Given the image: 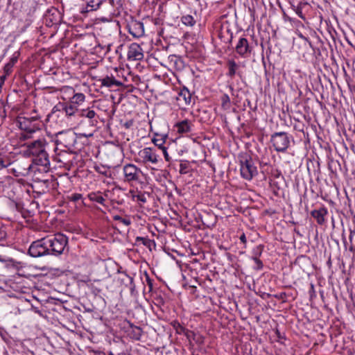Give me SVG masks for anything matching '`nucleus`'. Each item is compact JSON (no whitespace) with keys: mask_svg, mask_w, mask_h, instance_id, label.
Instances as JSON below:
<instances>
[{"mask_svg":"<svg viewBox=\"0 0 355 355\" xmlns=\"http://www.w3.org/2000/svg\"><path fill=\"white\" fill-rule=\"evenodd\" d=\"M48 143L44 138H40L27 146V151L34 157L33 164L27 168V173L48 172L50 160L47 153Z\"/></svg>","mask_w":355,"mask_h":355,"instance_id":"1","label":"nucleus"},{"mask_svg":"<svg viewBox=\"0 0 355 355\" xmlns=\"http://www.w3.org/2000/svg\"><path fill=\"white\" fill-rule=\"evenodd\" d=\"M16 125L26 133L21 134V139H26L31 135L41 129L42 121L41 116L34 111V115L30 116H19L15 120Z\"/></svg>","mask_w":355,"mask_h":355,"instance_id":"2","label":"nucleus"},{"mask_svg":"<svg viewBox=\"0 0 355 355\" xmlns=\"http://www.w3.org/2000/svg\"><path fill=\"white\" fill-rule=\"evenodd\" d=\"M49 254L60 255L61 254L67 243V238L62 234H56L46 237Z\"/></svg>","mask_w":355,"mask_h":355,"instance_id":"3","label":"nucleus"},{"mask_svg":"<svg viewBox=\"0 0 355 355\" xmlns=\"http://www.w3.org/2000/svg\"><path fill=\"white\" fill-rule=\"evenodd\" d=\"M124 182L129 184L142 182L144 173L142 170L133 164H125L122 168Z\"/></svg>","mask_w":355,"mask_h":355,"instance_id":"4","label":"nucleus"},{"mask_svg":"<svg viewBox=\"0 0 355 355\" xmlns=\"http://www.w3.org/2000/svg\"><path fill=\"white\" fill-rule=\"evenodd\" d=\"M138 156L139 157L136 159V162H140L144 165H156L161 160L159 155L157 153V150L150 147H146L139 150Z\"/></svg>","mask_w":355,"mask_h":355,"instance_id":"5","label":"nucleus"},{"mask_svg":"<svg viewBox=\"0 0 355 355\" xmlns=\"http://www.w3.org/2000/svg\"><path fill=\"white\" fill-rule=\"evenodd\" d=\"M55 141L56 145H61L71 149L76 143V136L71 130L59 132L55 135Z\"/></svg>","mask_w":355,"mask_h":355,"instance_id":"6","label":"nucleus"},{"mask_svg":"<svg viewBox=\"0 0 355 355\" xmlns=\"http://www.w3.org/2000/svg\"><path fill=\"white\" fill-rule=\"evenodd\" d=\"M28 254L35 258L49 254L46 237L33 241L29 247Z\"/></svg>","mask_w":355,"mask_h":355,"instance_id":"7","label":"nucleus"},{"mask_svg":"<svg viewBox=\"0 0 355 355\" xmlns=\"http://www.w3.org/2000/svg\"><path fill=\"white\" fill-rule=\"evenodd\" d=\"M270 142L277 151H284L289 146L290 140L285 132H275L272 135Z\"/></svg>","mask_w":355,"mask_h":355,"instance_id":"8","label":"nucleus"},{"mask_svg":"<svg viewBox=\"0 0 355 355\" xmlns=\"http://www.w3.org/2000/svg\"><path fill=\"white\" fill-rule=\"evenodd\" d=\"M240 171L241 176L247 180H252L257 173V169L254 165L253 161L247 158L241 161Z\"/></svg>","mask_w":355,"mask_h":355,"instance_id":"9","label":"nucleus"},{"mask_svg":"<svg viewBox=\"0 0 355 355\" xmlns=\"http://www.w3.org/2000/svg\"><path fill=\"white\" fill-rule=\"evenodd\" d=\"M127 58L129 61H139L144 58V51L137 43L131 44L128 47Z\"/></svg>","mask_w":355,"mask_h":355,"instance_id":"10","label":"nucleus"},{"mask_svg":"<svg viewBox=\"0 0 355 355\" xmlns=\"http://www.w3.org/2000/svg\"><path fill=\"white\" fill-rule=\"evenodd\" d=\"M218 36L224 43H230L232 42L233 33L229 23L224 22L221 24L218 31Z\"/></svg>","mask_w":355,"mask_h":355,"instance_id":"11","label":"nucleus"},{"mask_svg":"<svg viewBox=\"0 0 355 355\" xmlns=\"http://www.w3.org/2000/svg\"><path fill=\"white\" fill-rule=\"evenodd\" d=\"M191 94L189 90L186 88H182L178 94V96L176 97V100L179 106H187L191 103Z\"/></svg>","mask_w":355,"mask_h":355,"instance_id":"12","label":"nucleus"},{"mask_svg":"<svg viewBox=\"0 0 355 355\" xmlns=\"http://www.w3.org/2000/svg\"><path fill=\"white\" fill-rule=\"evenodd\" d=\"M193 123L189 119H184L175 123V130L179 134H187L191 132L193 129Z\"/></svg>","mask_w":355,"mask_h":355,"instance_id":"13","label":"nucleus"},{"mask_svg":"<svg viewBox=\"0 0 355 355\" xmlns=\"http://www.w3.org/2000/svg\"><path fill=\"white\" fill-rule=\"evenodd\" d=\"M277 326V324L272 320V324H270L272 329L268 334L272 342L275 341L282 343L283 340L285 339L284 335L279 331Z\"/></svg>","mask_w":355,"mask_h":355,"instance_id":"14","label":"nucleus"},{"mask_svg":"<svg viewBox=\"0 0 355 355\" xmlns=\"http://www.w3.org/2000/svg\"><path fill=\"white\" fill-rule=\"evenodd\" d=\"M236 52L241 56L245 57L250 53V47L247 39L241 37L239 40L236 47Z\"/></svg>","mask_w":355,"mask_h":355,"instance_id":"15","label":"nucleus"},{"mask_svg":"<svg viewBox=\"0 0 355 355\" xmlns=\"http://www.w3.org/2000/svg\"><path fill=\"white\" fill-rule=\"evenodd\" d=\"M129 33L136 38L141 37L144 35V24L140 21H135L129 26Z\"/></svg>","mask_w":355,"mask_h":355,"instance_id":"16","label":"nucleus"},{"mask_svg":"<svg viewBox=\"0 0 355 355\" xmlns=\"http://www.w3.org/2000/svg\"><path fill=\"white\" fill-rule=\"evenodd\" d=\"M327 209L322 207L319 209H314L311 212V216H313L317 221V223L322 225L325 223V216L327 214Z\"/></svg>","mask_w":355,"mask_h":355,"instance_id":"17","label":"nucleus"},{"mask_svg":"<svg viewBox=\"0 0 355 355\" xmlns=\"http://www.w3.org/2000/svg\"><path fill=\"white\" fill-rule=\"evenodd\" d=\"M80 116L82 117L87 118L89 119V123L92 126H95L98 122L97 119H96V112L89 108L82 110Z\"/></svg>","mask_w":355,"mask_h":355,"instance_id":"18","label":"nucleus"},{"mask_svg":"<svg viewBox=\"0 0 355 355\" xmlns=\"http://www.w3.org/2000/svg\"><path fill=\"white\" fill-rule=\"evenodd\" d=\"M99 81L101 82L102 86L107 87H111L112 86L119 87V86L122 85V83L116 80L112 76H107L100 79Z\"/></svg>","mask_w":355,"mask_h":355,"instance_id":"19","label":"nucleus"},{"mask_svg":"<svg viewBox=\"0 0 355 355\" xmlns=\"http://www.w3.org/2000/svg\"><path fill=\"white\" fill-rule=\"evenodd\" d=\"M129 194L133 201H136L143 204L146 202L147 200L145 196V193L140 191L130 190L129 191Z\"/></svg>","mask_w":355,"mask_h":355,"instance_id":"20","label":"nucleus"},{"mask_svg":"<svg viewBox=\"0 0 355 355\" xmlns=\"http://www.w3.org/2000/svg\"><path fill=\"white\" fill-rule=\"evenodd\" d=\"M68 90L71 91L73 93V96L71 98V103L73 105H80L83 103L85 100V96L83 93H74V90L71 87H67L66 88Z\"/></svg>","mask_w":355,"mask_h":355,"instance_id":"21","label":"nucleus"},{"mask_svg":"<svg viewBox=\"0 0 355 355\" xmlns=\"http://www.w3.org/2000/svg\"><path fill=\"white\" fill-rule=\"evenodd\" d=\"M101 3V1L100 0H91L87 3L85 8L82 10V12L96 10L99 8Z\"/></svg>","mask_w":355,"mask_h":355,"instance_id":"22","label":"nucleus"},{"mask_svg":"<svg viewBox=\"0 0 355 355\" xmlns=\"http://www.w3.org/2000/svg\"><path fill=\"white\" fill-rule=\"evenodd\" d=\"M88 198L91 201L96 202L101 205H104L105 199L100 192H92L88 194Z\"/></svg>","mask_w":355,"mask_h":355,"instance_id":"23","label":"nucleus"},{"mask_svg":"<svg viewBox=\"0 0 355 355\" xmlns=\"http://www.w3.org/2000/svg\"><path fill=\"white\" fill-rule=\"evenodd\" d=\"M59 12L56 9L49 10L46 15V20H49L54 24H58L59 21Z\"/></svg>","mask_w":355,"mask_h":355,"instance_id":"24","label":"nucleus"},{"mask_svg":"<svg viewBox=\"0 0 355 355\" xmlns=\"http://www.w3.org/2000/svg\"><path fill=\"white\" fill-rule=\"evenodd\" d=\"M63 110L64 111L66 115L72 116L76 112L77 108L75 105L70 102L69 103H67L64 105Z\"/></svg>","mask_w":355,"mask_h":355,"instance_id":"25","label":"nucleus"},{"mask_svg":"<svg viewBox=\"0 0 355 355\" xmlns=\"http://www.w3.org/2000/svg\"><path fill=\"white\" fill-rule=\"evenodd\" d=\"M94 170L96 172L104 175L105 177H107V178L110 177V171H109V168H107L105 166H103V165L95 166Z\"/></svg>","mask_w":355,"mask_h":355,"instance_id":"26","label":"nucleus"},{"mask_svg":"<svg viewBox=\"0 0 355 355\" xmlns=\"http://www.w3.org/2000/svg\"><path fill=\"white\" fill-rule=\"evenodd\" d=\"M181 21L184 25L189 26H193L196 24V20L190 15L183 16Z\"/></svg>","mask_w":355,"mask_h":355,"instance_id":"27","label":"nucleus"},{"mask_svg":"<svg viewBox=\"0 0 355 355\" xmlns=\"http://www.w3.org/2000/svg\"><path fill=\"white\" fill-rule=\"evenodd\" d=\"M17 62V56H12L10 61L5 65L4 70L6 73H9L12 71V68L15 64V63Z\"/></svg>","mask_w":355,"mask_h":355,"instance_id":"28","label":"nucleus"},{"mask_svg":"<svg viewBox=\"0 0 355 355\" xmlns=\"http://www.w3.org/2000/svg\"><path fill=\"white\" fill-rule=\"evenodd\" d=\"M228 67H229L228 76H230L231 77L234 76L236 73L237 64H236V62L234 61L230 60L228 62Z\"/></svg>","mask_w":355,"mask_h":355,"instance_id":"29","label":"nucleus"},{"mask_svg":"<svg viewBox=\"0 0 355 355\" xmlns=\"http://www.w3.org/2000/svg\"><path fill=\"white\" fill-rule=\"evenodd\" d=\"M113 219L115 221H119V222L121 223L122 224H123L125 226H128L131 224V221L129 218H122L121 216H120L119 215L114 216Z\"/></svg>","mask_w":355,"mask_h":355,"instance_id":"30","label":"nucleus"},{"mask_svg":"<svg viewBox=\"0 0 355 355\" xmlns=\"http://www.w3.org/2000/svg\"><path fill=\"white\" fill-rule=\"evenodd\" d=\"M189 164L188 162H182L180 164L179 172L180 174H187L190 171Z\"/></svg>","mask_w":355,"mask_h":355,"instance_id":"31","label":"nucleus"},{"mask_svg":"<svg viewBox=\"0 0 355 355\" xmlns=\"http://www.w3.org/2000/svg\"><path fill=\"white\" fill-rule=\"evenodd\" d=\"M153 143L157 146L159 149L162 150L163 148H166L164 144L165 143L164 138H153L152 140Z\"/></svg>","mask_w":355,"mask_h":355,"instance_id":"32","label":"nucleus"},{"mask_svg":"<svg viewBox=\"0 0 355 355\" xmlns=\"http://www.w3.org/2000/svg\"><path fill=\"white\" fill-rule=\"evenodd\" d=\"M7 236L6 227L0 223V241L4 240Z\"/></svg>","mask_w":355,"mask_h":355,"instance_id":"33","label":"nucleus"},{"mask_svg":"<svg viewBox=\"0 0 355 355\" xmlns=\"http://www.w3.org/2000/svg\"><path fill=\"white\" fill-rule=\"evenodd\" d=\"M146 282L149 287V291H151L153 289V279H151L148 275V273L145 272Z\"/></svg>","mask_w":355,"mask_h":355,"instance_id":"34","label":"nucleus"},{"mask_svg":"<svg viewBox=\"0 0 355 355\" xmlns=\"http://www.w3.org/2000/svg\"><path fill=\"white\" fill-rule=\"evenodd\" d=\"M134 338L137 340H139L141 336V329L139 327H135L134 329Z\"/></svg>","mask_w":355,"mask_h":355,"instance_id":"35","label":"nucleus"},{"mask_svg":"<svg viewBox=\"0 0 355 355\" xmlns=\"http://www.w3.org/2000/svg\"><path fill=\"white\" fill-rule=\"evenodd\" d=\"M137 241H141V243L146 246L148 245L149 243L151 242L150 239L144 237H137Z\"/></svg>","mask_w":355,"mask_h":355,"instance_id":"36","label":"nucleus"},{"mask_svg":"<svg viewBox=\"0 0 355 355\" xmlns=\"http://www.w3.org/2000/svg\"><path fill=\"white\" fill-rule=\"evenodd\" d=\"M82 198V195L80 193H73L71 195V199L73 201H78Z\"/></svg>","mask_w":355,"mask_h":355,"instance_id":"37","label":"nucleus"},{"mask_svg":"<svg viewBox=\"0 0 355 355\" xmlns=\"http://www.w3.org/2000/svg\"><path fill=\"white\" fill-rule=\"evenodd\" d=\"M261 47H262V53H261V60L263 62V67L265 69V71H266V62H265V58L263 55V42L262 41L261 43Z\"/></svg>","mask_w":355,"mask_h":355,"instance_id":"38","label":"nucleus"},{"mask_svg":"<svg viewBox=\"0 0 355 355\" xmlns=\"http://www.w3.org/2000/svg\"><path fill=\"white\" fill-rule=\"evenodd\" d=\"M162 153H163V155L164 156L166 161L169 162L171 158L168 155L166 148H164L162 149Z\"/></svg>","mask_w":355,"mask_h":355,"instance_id":"39","label":"nucleus"},{"mask_svg":"<svg viewBox=\"0 0 355 355\" xmlns=\"http://www.w3.org/2000/svg\"><path fill=\"white\" fill-rule=\"evenodd\" d=\"M10 164L6 162L2 157H0V166L2 168H6Z\"/></svg>","mask_w":355,"mask_h":355,"instance_id":"40","label":"nucleus"},{"mask_svg":"<svg viewBox=\"0 0 355 355\" xmlns=\"http://www.w3.org/2000/svg\"><path fill=\"white\" fill-rule=\"evenodd\" d=\"M133 121L132 120H129L128 121H126L124 124H123V126L126 128V129H129L130 128L132 125H133Z\"/></svg>","mask_w":355,"mask_h":355,"instance_id":"41","label":"nucleus"},{"mask_svg":"<svg viewBox=\"0 0 355 355\" xmlns=\"http://www.w3.org/2000/svg\"><path fill=\"white\" fill-rule=\"evenodd\" d=\"M123 47V44H120L116 47V51H115L116 53L119 54L120 56L121 55Z\"/></svg>","mask_w":355,"mask_h":355,"instance_id":"42","label":"nucleus"},{"mask_svg":"<svg viewBox=\"0 0 355 355\" xmlns=\"http://www.w3.org/2000/svg\"><path fill=\"white\" fill-rule=\"evenodd\" d=\"M130 290L132 292L135 288V285L134 284V280L132 277H130Z\"/></svg>","mask_w":355,"mask_h":355,"instance_id":"43","label":"nucleus"},{"mask_svg":"<svg viewBox=\"0 0 355 355\" xmlns=\"http://www.w3.org/2000/svg\"><path fill=\"white\" fill-rule=\"evenodd\" d=\"M240 240L242 243H245L246 242V237L245 236L244 234H243L241 236H240Z\"/></svg>","mask_w":355,"mask_h":355,"instance_id":"44","label":"nucleus"},{"mask_svg":"<svg viewBox=\"0 0 355 355\" xmlns=\"http://www.w3.org/2000/svg\"><path fill=\"white\" fill-rule=\"evenodd\" d=\"M255 261L257 262V265H258V268H262L263 267V264L262 263L258 260L257 258L254 259Z\"/></svg>","mask_w":355,"mask_h":355,"instance_id":"45","label":"nucleus"},{"mask_svg":"<svg viewBox=\"0 0 355 355\" xmlns=\"http://www.w3.org/2000/svg\"><path fill=\"white\" fill-rule=\"evenodd\" d=\"M275 178H281V173L278 171H276L275 173L273 175Z\"/></svg>","mask_w":355,"mask_h":355,"instance_id":"46","label":"nucleus"},{"mask_svg":"<svg viewBox=\"0 0 355 355\" xmlns=\"http://www.w3.org/2000/svg\"><path fill=\"white\" fill-rule=\"evenodd\" d=\"M272 185H275V187L277 186V182H272L271 180H270V186L272 187Z\"/></svg>","mask_w":355,"mask_h":355,"instance_id":"47","label":"nucleus"},{"mask_svg":"<svg viewBox=\"0 0 355 355\" xmlns=\"http://www.w3.org/2000/svg\"><path fill=\"white\" fill-rule=\"evenodd\" d=\"M111 46H112V44H109L107 46V49H106V53L110 51L111 50Z\"/></svg>","mask_w":355,"mask_h":355,"instance_id":"48","label":"nucleus"},{"mask_svg":"<svg viewBox=\"0 0 355 355\" xmlns=\"http://www.w3.org/2000/svg\"><path fill=\"white\" fill-rule=\"evenodd\" d=\"M354 234V231H351L350 232V235H349V240L352 241V236L353 234Z\"/></svg>","mask_w":355,"mask_h":355,"instance_id":"49","label":"nucleus"},{"mask_svg":"<svg viewBox=\"0 0 355 355\" xmlns=\"http://www.w3.org/2000/svg\"><path fill=\"white\" fill-rule=\"evenodd\" d=\"M275 212H276V211H275V210H272V211H269V210H268V211H267L268 214H274V213H275Z\"/></svg>","mask_w":355,"mask_h":355,"instance_id":"50","label":"nucleus"},{"mask_svg":"<svg viewBox=\"0 0 355 355\" xmlns=\"http://www.w3.org/2000/svg\"><path fill=\"white\" fill-rule=\"evenodd\" d=\"M297 14H298V15H299L300 17H302V12H301L300 10L297 12Z\"/></svg>","mask_w":355,"mask_h":355,"instance_id":"51","label":"nucleus"},{"mask_svg":"<svg viewBox=\"0 0 355 355\" xmlns=\"http://www.w3.org/2000/svg\"><path fill=\"white\" fill-rule=\"evenodd\" d=\"M3 105H4L3 102H0V106H3Z\"/></svg>","mask_w":355,"mask_h":355,"instance_id":"52","label":"nucleus"},{"mask_svg":"<svg viewBox=\"0 0 355 355\" xmlns=\"http://www.w3.org/2000/svg\"><path fill=\"white\" fill-rule=\"evenodd\" d=\"M110 3L113 5L114 4V0H110Z\"/></svg>","mask_w":355,"mask_h":355,"instance_id":"53","label":"nucleus"},{"mask_svg":"<svg viewBox=\"0 0 355 355\" xmlns=\"http://www.w3.org/2000/svg\"><path fill=\"white\" fill-rule=\"evenodd\" d=\"M191 355H199V354H196L193 352Z\"/></svg>","mask_w":355,"mask_h":355,"instance_id":"54","label":"nucleus"},{"mask_svg":"<svg viewBox=\"0 0 355 355\" xmlns=\"http://www.w3.org/2000/svg\"><path fill=\"white\" fill-rule=\"evenodd\" d=\"M350 250L352 251L353 250V247H351L350 248Z\"/></svg>","mask_w":355,"mask_h":355,"instance_id":"55","label":"nucleus"}]
</instances>
